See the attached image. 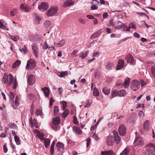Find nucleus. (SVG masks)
<instances>
[{
    "label": "nucleus",
    "instance_id": "obj_8",
    "mask_svg": "<svg viewBox=\"0 0 155 155\" xmlns=\"http://www.w3.org/2000/svg\"><path fill=\"white\" fill-rule=\"evenodd\" d=\"M143 143V139L140 137H137L134 142L135 146L142 145Z\"/></svg>",
    "mask_w": 155,
    "mask_h": 155
},
{
    "label": "nucleus",
    "instance_id": "obj_56",
    "mask_svg": "<svg viewBox=\"0 0 155 155\" xmlns=\"http://www.w3.org/2000/svg\"><path fill=\"white\" fill-rule=\"evenodd\" d=\"M93 137L96 140H97L99 139L97 134L94 133L93 135Z\"/></svg>",
    "mask_w": 155,
    "mask_h": 155
},
{
    "label": "nucleus",
    "instance_id": "obj_3",
    "mask_svg": "<svg viewBox=\"0 0 155 155\" xmlns=\"http://www.w3.org/2000/svg\"><path fill=\"white\" fill-rule=\"evenodd\" d=\"M140 83L137 80H134L131 83L130 86L131 89L134 91H136L140 88Z\"/></svg>",
    "mask_w": 155,
    "mask_h": 155
},
{
    "label": "nucleus",
    "instance_id": "obj_61",
    "mask_svg": "<svg viewBox=\"0 0 155 155\" xmlns=\"http://www.w3.org/2000/svg\"><path fill=\"white\" fill-rule=\"evenodd\" d=\"M39 138L41 140H44L45 138L44 137L43 135L42 134H39Z\"/></svg>",
    "mask_w": 155,
    "mask_h": 155
},
{
    "label": "nucleus",
    "instance_id": "obj_29",
    "mask_svg": "<svg viewBox=\"0 0 155 155\" xmlns=\"http://www.w3.org/2000/svg\"><path fill=\"white\" fill-rule=\"evenodd\" d=\"M129 153V149L128 148H126L120 155H128Z\"/></svg>",
    "mask_w": 155,
    "mask_h": 155
},
{
    "label": "nucleus",
    "instance_id": "obj_38",
    "mask_svg": "<svg viewBox=\"0 0 155 155\" xmlns=\"http://www.w3.org/2000/svg\"><path fill=\"white\" fill-rule=\"evenodd\" d=\"M35 16V19L37 20V22L39 23L40 20H41V18L40 17H39L38 14L36 13H35L34 14Z\"/></svg>",
    "mask_w": 155,
    "mask_h": 155
},
{
    "label": "nucleus",
    "instance_id": "obj_34",
    "mask_svg": "<svg viewBox=\"0 0 155 155\" xmlns=\"http://www.w3.org/2000/svg\"><path fill=\"white\" fill-rule=\"evenodd\" d=\"M21 64V62L20 61L17 60L13 64L12 66L13 68H15L16 67L18 66Z\"/></svg>",
    "mask_w": 155,
    "mask_h": 155
},
{
    "label": "nucleus",
    "instance_id": "obj_46",
    "mask_svg": "<svg viewBox=\"0 0 155 155\" xmlns=\"http://www.w3.org/2000/svg\"><path fill=\"white\" fill-rule=\"evenodd\" d=\"M117 91L116 90L112 92L111 94V97L112 98H113L116 96Z\"/></svg>",
    "mask_w": 155,
    "mask_h": 155
},
{
    "label": "nucleus",
    "instance_id": "obj_37",
    "mask_svg": "<svg viewBox=\"0 0 155 155\" xmlns=\"http://www.w3.org/2000/svg\"><path fill=\"white\" fill-rule=\"evenodd\" d=\"M14 139L17 144L19 145L20 144V140L18 136L15 135L14 136Z\"/></svg>",
    "mask_w": 155,
    "mask_h": 155
},
{
    "label": "nucleus",
    "instance_id": "obj_50",
    "mask_svg": "<svg viewBox=\"0 0 155 155\" xmlns=\"http://www.w3.org/2000/svg\"><path fill=\"white\" fill-rule=\"evenodd\" d=\"M6 28V26L4 25L2 23V22L0 21V28L3 29H5Z\"/></svg>",
    "mask_w": 155,
    "mask_h": 155
},
{
    "label": "nucleus",
    "instance_id": "obj_64",
    "mask_svg": "<svg viewBox=\"0 0 155 155\" xmlns=\"http://www.w3.org/2000/svg\"><path fill=\"white\" fill-rule=\"evenodd\" d=\"M108 14L107 13L105 12L103 15V17L104 18H105L107 17Z\"/></svg>",
    "mask_w": 155,
    "mask_h": 155
},
{
    "label": "nucleus",
    "instance_id": "obj_55",
    "mask_svg": "<svg viewBox=\"0 0 155 155\" xmlns=\"http://www.w3.org/2000/svg\"><path fill=\"white\" fill-rule=\"evenodd\" d=\"M92 4L93 5H97L99 4V2L97 0H93L92 2Z\"/></svg>",
    "mask_w": 155,
    "mask_h": 155
},
{
    "label": "nucleus",
    "instance_id": "obj_35",
    "mask_svg": "<svg viewBox=\"0 0 155 155\" xmlns=\"http://www.w3.org/2000/svg\"><path fill=\"white\" fill-rule=\"evenodd\" d=\"M114 66V65L112 63H108L106 66V68L108 70H110L112 67Z\"/></svg>",
    "mask_w": 155,
    "mask_h": 155
},
{
    "label": "nucleus",
    "instance_id": "obj_57",
    "mask_svg": "<svg viewBox=\"0 0 155 155\" xmlns=\"http://www.w3.org/2000/svg\"><path fill=\"white\" fill-rule=\"evenodd\" d=\"M79 22L82 24H84L86 23L85 21L81 18H79Z\"/></svg>",
    "mask_w": 155,
    "mask_h": 155
},
{
    "label": "nucleus",
    "instance_id": "obj_59",
    "mask_svg": "<svg viewBox=\"0 0 155 155\" xmlns=\"http://www.w3.org/2000/svg\"><path fill=\"white\" fill-rule=\"evenodd\" d=\"M98 8V7L97 6H96L95 5H93L91 7V10H96Z\"/></svg>",
    "mask_w": 155,
    "mask_h": 155
},
{
    "label": "nucleus",
    "instance_id": "obj_47",
    "mask_svg": "<svg viewBox=\"0 0 155 155\" xmlns=\"http://www.w3.org/2000/svg\"><path fill=\"white\" fill-rule=\"evenodd\" d=\"M151 71L154 77H155V67L153 66L151 68Z\"/></svg>",
    "mask_w": 155,
    "mask_h": 155
},
{
    "label": "nucleus",
    "instance_id": "obj_2",
    "mask_svg": "<svg viewBox=\"0 0 155 155\" xmlns=\"http://www.w3.org/2000/svg\"><path fill=\"white\" fill-rule=\"evenodd\" d=\"M13 81V77L12 74H10L8 76L6 73L5 74L2 80V82L5 84H6L8 82V86H10L12 84Z\"/></svg>",
    "mask_w": 155,
    "mask_h": 155
},
{
    "label": "nucleus",
    "instance_id": "obj_20",
    "mask_svg": "<svg viewBox=\"0 0 155 155\" xmlns=\"http://www.w3.org/2000/svg\"><path fill=\"white\" fill-rule=\"evenodd\" d=\"M60 118L59 117L54 118L52 123L54 125L56 126L58 125L60 123Z\"/></svg>",
    "mask_w": 155,
    "mask_h": 155
},
{
    "label": "nucleus",
    "instance_id": "obj_54",
    "mask_svg": "<svg viewBox=\"0 0 155 155\" xmlns=\"http://www.w3.org/2000/svg\"><path fill=\"white\" fill-rule=\"evenodd\" d=\"M73 122L74 124H78V122L77 121L78 120L76 116H74L73 117Z\"/></svg>",
    "mask_w": 155,
    "mask_h": 155
},
{
    "label": "nucleus",
    "instance_id": "obj_32",
    "mask_svg": "<svg viewBox=\"0 0 155 155\" xmlns=\"http://www.w3.org/2000/svg\"><path fill=\"white\" fill-rule=\"evenodd\" d=\"M69 111L68 109H65L62 114V117L64 118H65L69 114Z\"/></svg>",
    "mask_w": 155,
    "mask_h": 155
},
{
    "label": "nucleus",
    "instance_id": "obj_19",
    "mask_svg": "<svg viewBox=\"0 0 155 155\" xmlns=\"http://www.w3.org/2000/svg\"><path fill=\"white\" fill-rule=\"evenodd\" d=\"M117 94L119 96L124 97L126 94V92L125 90H122L118 91Z\"/></svg>",
    "mask_w": 155,
    "mask_h": 155
},
{
    "label": "nucleus",
    "instance_id": "obj_16",
    "mask_svg": "<svg viewBox=\"0 0 155 155\" xmlns=\"http://www.w3.org/2000/svg\"><path fill=\"white\" fill-rule=\"evenodd\" d=\"M127 62L130 64L133 63L134 62V59L132 55L130 54H128L126 58Z\"/></svg>",
    "mask_w": 155,
    "mask_h": 155
},
{
    "label": "nucleus",
    "instance_id": "obj_12",
    "mask_svg": "<svg viewBox=\"0 0 155 155\" xmlns=\"http://www.w3.org/2000/svg\"><path fill=\"white\" fill-rule=\"evenodd\" d=\"M117 26L116 27V28L118 29H122L123 28H125L126 27L125 24H123L121 22L117 21L116 23Z\"/></svg>",
    "mask_w": 155,
    "mask_h": 155
},
{
    "label": "nucleus",
    "instance_id": "obj_44",
    "mask_svg": "<svg viewBox=\"0 0 155 155\" xmlns=\"http://www.w3.org/2000/svg\"><path fill=\"white\" fill-rule=\"evenodd\" d=\"M19 105L18 101L15 100L14 103L13 104L12 106L15 109H16Z\"/></svg>",
    "mask_w": 155,
    "mask_h": 155
},
{
    "label": "nucleus",
    "instance_id": "obj_58",
    "mask_svg": "<svg viewBox=\"0 0 155 155\" xmlns=\"http://www.w3.org/2000/svg\"><path fill=\"white\" fill-rule=\"evenodd\" d=\"M3 148L4 152L5 153L7 152L8 151V149L6 144H4L3 145Z\"/></svg>",
    "mask_w": 155,
    "mask_h": 155
},
{
    "label": "nucleus",
    "instance_id": "obj_42",
    "mask_svg": "<svg viewBox=\"0 0 155 155\" xmlns=\"http://www.w3.org/2000/svg\"><path fill=\"white\" fill-rule=\"evenodd\" d=\"M99 36L98 33L96 32L93 34H92L90 37V38L91 39H93Z\"/></svg>",
    "mask_w": 155,
    "mask_h": 155
},
{
    "label": "nucleus",
    "instance_id": "obj_40",
    "mask_svg": "<svg viewBox=\"0 0 155 155\" xmlns=\"http://www.w3.org/2000/svg\"><path fill=\"white\" fill-rule=\"evenodd\" d=\"M44 25L45 27L48 28L51 25V22L49 21H45L44 23Z\"/></svg>",
    "mask_w": 155,
    "mask_h": 155
},
{
    "label": "nucleus",
    "instance_id": "obj_10",
    "mask_svg": "<svg viewBox=\"0 0 155 155\" xmlns=\"http://www.w3.org/2000/svg\"><path fill=\"white\" fill-rule=\"evenodd\" d=\"M32 49L33 51V53L34 54L35 56L37 57H38V48L37 45L35 44H32L31 45Z\"/></svg>",
    "mask_w": 155,
    "mask_h": 155
},
{
    "label": "nucleus",
    "instance_id": "obj_31",
    "mask_svg": "<svg viewBox=\"0 0 155 155\" xmlns=\"http://www.w3.org/2000/svg\"><path fill=\"white\" fill-rule=\"evenodd\" d=\"M102 91L103 93L106 95L109 94L110 92L109 89L106 87H104Z\"/></svg>",
    "mask_w": 155,
    "mask_h": 155
},
{
    "label": "nucleus",
    "instance_id": "obj_9",
    "mask_svg": "<svg viewBox=\"0 0 155 155\" xmlns=\"http://www.w3.org/2000/svg\"><path fill=\"white\" fill-rule=\"evenodd\" d=\"M35 79L34 75L30 74L28 76V82L30 85H33L35 82Z\"/></svg>",
    "mask_w": 155,
    "mask_h": 155
},
{
    "label": "nucleus",
    "instance_id": "obj_33",
    "mask_svg": "<svg viewBox=\"0 0 155 155\" xmlns=\"http://www.w3.org/2000/svg\"><path fill=\"white\" fill-rule=\"evenodd\" d=\"M93 95L96 97H98L99 95V91L96 87H95L94 89Z\"/></svg>",
    "mask_w": 155,
    "mask_h": 155
},
{
    "label": "nucleus",
    "instance_id": "obj_4",
    "mask_svg": "<svg viewBox=\"0 0 155 155\" xmlns=\"http://www.w3.org/2000/svg\"><path fill=\"white\" fill-rule=\"evenodd\" d=\"M58 10L57 7H51L48 10L47 15L50 16L55 15L57 13Z\"/></svg>",
    "mask_w": 155,
    "mask_h": 155
},
{
    "label": "nucleus",
    "instance_id": "obj_41",
    "mask_svg": "<svg viewBox=\"0 0 155 155\" xmlns=\"http://www.w3.org/2000/svg\"><path fill=\"white\" fill-rule=\"evenodd\" d=\"M11 37L12 39L15 41H16L18 39H19V37L17 35H11Z\"/></svg>",
    "mask_w": 155,
    "mask_h": 155
},
{
    "label": "nucleus",
    "instance_id": "obj_49",
    "mask_svg": "<svg viewBox=\"0 0 155 155\" xmlns=\"http://www.w3.org/2000/svg\"><path fill=\"white\" fill-rule=\"evenodd\" d=\"M22 52L23 51L24 54H26L27 51V49L26 46H24L23 48L21 49Z\"/></svg>",
    "mask_w": 155,
    "mask_h": 155
},
{
    "label": "nucleus",
    "instance_id": "obj_52",
    "mask_svg": "<svg viewBox=\"0 0 155 155\" xmlns=\"http://www.w3.org/2000/svg\"><path fill=\"white\" fill-rule=\"evenodd\" d=\"M35 113L37 115H41L42 112L40 110L38 109L36 110Z\"/></svg>",
    "mask_w": 155,
    "mask_h": 155
},
{
    "label": "nucleus",
    "instance_id": "obj_18",
    "mask_svg": "<svg viewBox=\"0 0 155 155\" xmlns=\"http://www.w3.org/2000/svg\"><path fill=\"white\" fill-rule=\"evenodd\" d=\"M150 121L149 120L146 121L143 124V129L145 131L148 130L149 129V124Z\"/></svg>",
    "mask_w": 155,
    "mask_h": 155
},
{
    "label": "nucleus",
    "instance_id": "obj_51",
    "mask_svg": "<svg viewBox=\"0 0 155 155\" xmlns=\"http://www.w3.org/2000/svg\"><path fill=\"white\" fill-rule=\"evenodd\" d=\"M62 103L63 106V110H64L67 107V102L65 101H62Z\"/></svg>",
    "mask_w": 155,
    "mask_h": 155
},
{
    "label": "nucleus",
    "instance_id": "obj_1",
    "mask_svg": "<svg viewBox=\"0 0 155 155\" xmlns=\"http://www.w3.org/2000/svg\"><path fill=\"white\" fill-rule=\"evenodd\" d=\"M146 152L145 155H154V153L155 152V145L150 143L146 146Z\"/></svg>",
    "mask_w": 155,
    "mask_h": 155
},
{
    "label": "nucleus",
    "instance_id": "obj_53",
    "mask_svg": "<svg viewBox=\"0 0 155 155\" xmlns=\"http://www.w3.org/2000/svg\"><path fill=\"white\" fill-rule=\"evenodd\" d=\"M17 84V81L16 79H15L14 80V82L13 83V88L14 89H15L16 88Z\"/></svg>",
    "mask_w": 155,
    "mask_h": 155
},
{
    "label": "nucleus",
    "instance_id": "obj_22",
    "mask_svg": "<svg viewBox=\"0 0 155 155\" xmlns=\"http://www.w3.org/2000/svg\"><path fill=\"white\" fill-rule=\"evenodd\" d=\"M42 38L40 35H35L34 37V40L36 43H40L41 41Z\"/></svg>",
    "mask_w": 155,
    "mask_h": 155
},
{
    "label": "nucleus",
    "instance_id": "obj_36",
    "mask_svg": "<svg viewBox=\"0 0 155 155\" xmlns=\"http://www.w3.org/2000/svg\"><path fill=\"white\" fill-rule=\"evenodd\" d=\"M114 141H115L116 143L117 144L119 143L121 139L120 136L118 135L117 136H115V137H114Z\"/></svg>",
    "mask_w": 155,
    "mask_h": 155
},
{
    "label": "nucleus",
    "instance_id": "obj_60",
    "mask_svg": "<svg viewBox=\"0 0 155 155\" xmlns=\"http://www.w3.org/2000/svg\"><path fill=\"white\" fill-rule=\"evenodd\" d=\"M15 124L14 123L11 124L9 126V127L12 129H15Z\"/></svg>",
    "mask_w": 155,
    "mask_h": 155
},
{
    "label": "nucleus",
    "instance_id": "obj_17",
    "mask_svg": "<svg viewBox=\"0 0 155 155\" xmlns=\"http://www.w3.org/2000/svg\"><path fill=\"white\" fill-rule=\"evenodd\" d=\"M41 90L43 91L46 97H48L50 91L47 87H44L41 88Z\"/></svg>",
    "mask_w": 155,
    "mask_h": 155
},
{
    "label": "nucleus",
    "instance_id": "obj_28",
    "mask_svg": "<svg viewBox=\"0 0 155 155\" xmlns=\"http://www.w3.org/2000/svg\"><path fill=\"white\" fill-rule=\"evenodd\" d=\"M129 78L127 77L124 81V86L125 88H127L129 86L130 83Z\"/></svg>",
    "mask_w": 155,
    "mask_h": 155
},
{
    "label": "nucleus",
    "instance_id": "obj_43",
    "mask_svg": "<svg viewBox=\"0 0 155 155\" xmlns=\"http://www.w3.org/2000/svg\"><path fill=\"white\" fill-rule=\"evenodd\" d=\"M68 74V72L67 71H65L64 72H61L60 73V76H59L61 78L64 77L65 75H67Z\"/></svg>",
    "mask_w": 155,
    "mask_h": 155
},
{
    "label": "nucleus",
    "instance_id": "obj_45",
    "mask_svg": "<svg viewBox=\"0 0 155 155\" xmlns=\"http://www.w3.org/2000/svg\"><path fill=\"white\" fill-rule=\"evenodd\" d=\"M9 95L10 99L12 101H13L14 100V98L15 97V96L13 94V93L11 92H10L9 93Z\"/></svg>",
    "mask_w": 155,
    "mask_h": 155
},
{
    "label": "nucleus",
    "instance_id": "obj_13",
    "mask_svg": "<svg viewBox=\"0 0 155 155\" xmlns=\"http://www.w3.org/2000/svg\"><path fill=\"white\" fill-rule=\"evenodd\" d=\"M20 9L21 10L24 11L26 12H29L30 9L28 7L24 4H22L21 5Z\"/></svg>",
    "mask_w": 155,
    "mask_h": 155
},
{
    "label": "nucleus",
    "instance_id": "obj_23",
    "mask_svg": "<svg viewBox=\"0 0 155 155\" xmlns=\"http://www.w3.org/2000/svg\"><path fill=\"white\" fill-rule=\"evenodd\" d=\"M73 130L76 133L80 134L82 133V131L81 129L78 127L75 126L73 127Z\"/></svg>",
    "mask_w": 155,
    "mask_h": 155
},
{
    "label": "nucleus",
    "instance_id": "obj_48",
    "mask_svg": "<svg viewBox=\"0 0 155 155\" xmlns=\"http://www.w3.org/2000/svg\"><path fill=\"white\" fill-rule=\"evenodd\" d=\"M48 48V45L47 44L46 42L45 41L44 43L43 46V48L44 49H47Z\"/></svg>",
    "mask_w": 155,
    "mask_h": 155
},
{
    "label": "nucleus",
    "instance_id": "obj_62",
    "mask_svg": "<svg viewBox=\"0 0 155 155\" xmlns=\"http://www.w3.org/2000/svg\"><path fill=\"white\" fill-rule=\"evenodd\" d=\"M58 90L59 91V94H61L63 91V89L61 87L59 88Z\"/></svg>",
    "mask_w": 155,
    "mask_h": 155
},
{
    "label": "nucleus",
    "instance_id": "obj_21",
    "mask_svg": "<svg viewBox=\"0 0 155 155\" xmlns=\"http://www.w3.org/2000/svg\"><path fill=\"white\" fill-rule=\"evenodd\" d=\"M101 155H114V154L113 151L111 150L107 151H101Z\"/></svg>",
    "mask_w": 155,
    "mask_h": 155
},
{
    "label": "nucleus",
    "instance_id": "obj_5",
    "mask_svg": "<svg viewBox=\"0 0 155 155\" xmlns=\"http://www.w3.org/2000/svg\"><path fill=\"white\" fill-rule=\"evenodd\" d=\"M114 143L113 136L109 135L106 138V143L108 146H112Z\"/></svg>",
    "mask_w": 155,
    "mask_h": 155
},
{
    "label": "nucleus",
    "instance_id": "obj_30",
    "mask_svg": "<svg viewBox=\"0 0 155 155\" xmlns=\"http://www.w3.org/2000/svg\"><path fill=\"white\" fill-rule=\"evenodd\" d=\"M44 142L45 143V147L47 148L49 146L50 140L48 138H46L44 140Z\"/></svg>",
    "mask_w": 155,
    "mask_h": 155
},
{
    "label": "nucleus",
    "instance_id": "obj_6",
    "mask_svg": "<svg viewBox=\"0 0 155 155\" xmlns=\"http://www.w3.org/2000/svg\"><path fill=\"white\" fill-rule=\"evenodd\" d=\"M35 61L33 59H31L27 62L26 68L27 69H29V68H32L35 67Z\"/></svg>",
    "mask_w": 155,
    "mask_h": 155
},
{
    "label": "nucleus",
    "instance_id": "obj_24",
    "mask_svg": "<svg viewBox=\"0 0 155 155\" xmlns=\"http://www.w3.org/2000/svg\"><path fill=\"white\" fill-rule=\"evenodd\" d=\"M29 120L30 124H31L32 125L34 126L35 128H38V126L37 123L35 119H34L33 121L32 118H31Z\"/></svg>",
    "mask_w": 155,
    "mask_h": 155
},
{
    "label": "nucleus",
    "instance_id": "obj_15",
    "mask_svg": "<svg viewBox=\"0 0 155 155\" xmlns=\"http://www.w3.org/2000/svg\"><path fill=\"white\" fill-rule=\"evenodd\" d=\"M56 146L58 151H61L64 149V144L60 142H58L57 143Z\"/></svg>",
    "mask_w": 155,
    "mask_h": 155
},
{
    "label": "nucleus",
    "instance_id": "obj_11",
    "mask_svg": "<svg viewBox=\"0 0 155 155\" xmlns=\"http://www.w3.org/2000/svg\"><path fill=\"white\" fill-rule=\"evenodd\" d=\"M48 6L47 3L42 2L41 4L38 6V8L39 10H41L42 9L44 11L46 10L48 8Z\"/></svg>",
    "mask_w": 155,
    "mask_h": 155
},
{
    "label": "nucleus",
    "instance_id": "obj_27",
    "mask_svg": "<svg viewBox=\"0 0 155 155\" xmlns=\"http://www.w3.org/2000/svg\"><path fill=\"white\" fill-rule=\"evenodd\" d=\"M55 142L54 141L52 142L51 147H50V152L51 153V155H53L54 154V146L55 144Z\"/></svg>",
    "mask_w": 155,
    "mask_h": 155
},
{
    "label": "nucleus",
    "instance_id": "obj_25",
    "mask_svg": "<svg viewBox=\"0 0 155 155\" xmlns=\"http://www.w3.org/2000/svg\"><path fill=\"white\" fill-rule=\"evenodd\" d=\"M73 4V2H71V0H68L64 4L63 6L64 7H66L72 5Z\"/></svg>",
    "mask_w": 155,
    "mask_h": 155
},
{
    "label": "nucleus",
    "instance_id": "obj_39",
    "mask_svg": "<svg viewBox=\"0 0 155 155\" xmlns=\"http://www.w3.org/2000/svg\"><path fill=\"white\" fill-rule=\"evenodd\" d=\"M58 107L57 106H55L54 109V114L55 115H56L59 112Z\"/></svg>",
    "mask_w": 155,
    "mask_h": 155
},
{
    "label": "nucleus",
    "instance_id": "obj_14",
    "mask_svg": "<svg viewBox=\"0 0 155 155\" xmlns=\"http://www.w3.org/2000/svg\"><path fill=\"white\" fill-rule=\"evenodd\" d=\"M124 60L120 59L118 62L117 70H119L122 68L124 66Z\"/></svg>",
    "mask_w": 155,
    "mask_h": 155
},
{
    "label": "nucleus",
    "instance_id": "obj_63",
    "mask_svg": "<svg viewBox=\"0 0 155 155\" xmlns=\"http://www.w3.org/2000/svg\"><path fill=\"white\" fill-rule=\"evenodd\" d=\"M91 105V103L89 102L88 101H87V104L84 106V107H89Z\"/></svg>",
    "mask_w": 155,
    "mask_h": 155
},
{
    "label": "nucleus",
    "instance_id": "obj_7",
    "mask_svg": "<svg viewBox=\"0 0 155 155\" xmlns=\"http://www.w3.org/2000/svg\"><path fill=\"white\" fill-rule=\"evenodd\" d=\"M118 131L120 136H124L126 132V129L125 126L123 124L120 125L119 127Z\"/></svg>",
    "mask_w": 155,
    "mask_h": 155
},
{
    "label": "nucleus",
    "instance_id": "obj_26",
    "mask_svg": "<svg viewBox=\"0 0 155 155\" xmlns=\"http://www.w3.org/2000/svg\"><path fill=\"white\" fill-rule=\"evenodd\" d=\"M65 41L64 39H63L59 41L58 43H55V46L58 47H61L65 43Z\"/></svg>",
    "mask_w": 155,
    "mask_h": 155
}]
</instances>
